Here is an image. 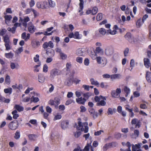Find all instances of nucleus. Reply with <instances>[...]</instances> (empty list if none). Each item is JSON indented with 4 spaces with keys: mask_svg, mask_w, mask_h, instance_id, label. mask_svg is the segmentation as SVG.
<instances>
[{
    "mask_svg": "<svg viewBox=\"0 0 151 151\" xmlns=\"http://www.w3.org/2000/svg\"><path fill=\"white\" fill-rule=\"evenodd\" d=\"M88 125L87 122H84L82 124L81 122L79 121L78 126L77 127V129L78 130H81L82 131H84L85 133H86L88 132Z\"/></svg>",
    "mask_w": 151,
    "mask_h": 151,
    "instance_id": "obj_1",
    "label": "nucleus"
},
{
    "mask_svg": "<svg viewBox=\"0 0 151 151\" xmlns=\"http://www.w3.org/2000/svg\"><path fill=\"white\" fill-rule=\"evenodd\" d=\"M96 61L97 63L100 65L102 67L105 66L107 63V60L106 58L104 57H97Z\"/></svg>",
    "mask_w": 151,
    "mask_h": 151,
    "instance_id": "obj_2",
    "label": "nucleus"
},
{
    "mask_svg": "<svg viewBox=\"0 0 151 151\" xmlns=\"http://www.w3.org/2000/svg\"><path fill=\"white\" fill-rule=\"evenodd\" d=\"M61 73V72L60 70L55 68L50 70V77L51 79L52 80L54 79L55 76L60 75Z\"/></svg>",
    "mask_w": 151,
    "mask_h": 151,
    "instance_id": "obj_3",
    "label": "nucleus"
},
{
    "mask_svg": "<svg viewBox=\"0 0 151 151\" xmlns=\"http://www.w3.org/2000/svg\"><path fill=\"white\" fill-rule=\"evenodd\" d=\"M54 47V44L51 41H49L48 42H45L42 45V47L45 49H46L48 47L50 48H52Z\"/></svg>",
    "mask_w": 151,
    "mask_h": 151,
    "instance_id": "obj_4",
    "label": "nucleus"
},
{
    "mask_svg": "<svg viewBox=\"0 0 151 151\" xmlns=\"http://www.w3.org/2000/svg\"><path fill=\"white\" fill-rule=\"evenodd\" d=\"M18 126V122H16L13 121L11 122L9 124V128L12 130L16 129Z\"/></svg>",
    "mask_w": 151,
    "mask_h": 151,
    "instance_id": "obj_5",
    "label": "nucleus"
},
{
    "mask_svg": "<svg viewBox=\"0 0 151 151\" xmlns=\"http://www.w3.org/2000/svg\"><path fill=\"white\" fill-rule=\"evenodd\" d=\"M29 26L28 28V31L30 33H33L35 32V26L31 22L29 23Z\"/></svg>",
    "mask_w": 151,
    "mask_h": 151,
    "instance_id": "obj_6",
    "label": "nucleus"
},
{
    "mask_svg": "<svg viewBox=\"0 0 151 151\" xmlns=\"http://www.w3.org/2000/svg\"><path fill=\"white\" fill-rule=\"evenodd\" d=\"M105 52L107 56H109L113 54V50L111 48L108 47L106 49Z\"/></svg>",
    "mask_w": 151,
    "mask_h": 151,
    "instance_id": "obj_7",
    "label": "nucleus"
},
{
    "mask_svg": "<svg viewBox=\"0 0 151 151\" xmlns=\"http://www.w3.org/2000/svg\"><path fill=\"white\" fill-rule=\"evenodd\" d=\"M30 34L29 33H28L26 36V33L25 32L23 33L21 35V38L23 39H24L25 41H27L29 39L30 37Z\"/></svg>",
    "mask_w": 151,
    "mask_h": 151,
    "instance_id": "obj_8",
    "label": "nucleus"
},
{
    "mask_svg": "<svg viewBox=\"0 0 151 151\" xmlns=\"http://www.w3.org/2000/svg\"><path fill=\"white\" fill-rule=\"evenodd\" d=\"M68 124L69 122L67 121H63L61 123V127L63 129H66L68 127Z\"/></svg>",
    "mask_w": 151,
    "mask_h": 151,
    "instance_id": "obj_9",
    "label": "nucleus"
},
{
    "mask_svg": "<svg viewBox=\"0 0 151 151\" xmlns=\"http://www.w3.org/2000/svg\"><path fill=\"white\" fill-rule=\"evenodd\" d=\"M76 102L78 104H84L85 102L86 101V99L81 97L76 99Z\"/></svg>",
    "mask_w": 151,
    "mask_h": 151,
    "instance_id": "obj_10",
    "label": "nucleus"
},
{
    "mask_svg": "<svg viewBox=\"0 0 151 151\" xmlns=\"http://www.w3.org/2000/svg\"><path fill=\"white\" fill-rule=\"evenodd\" d=\"M38 81L40 83H43L45 81V78L42 74H39L38 76Z\"/></svg>",
    "mask_w": 151,
    "mask_h": 151,
    "instance_id": "obj_11",
    "label": "nucleus"
},
{
    "mask_svg": "<svg viewBox=\"0 0 151 151\" xmlns=\"http://www.w3.org/2000/svg\"><path fill=\"white\" fill-rule=\"evenodd\" d=\"M84 51V50L83 49L79 48L77 50L76 54L78 56H83Z\"/></svg>",
    "mask_w": 151,
    "mask_h": 151,
    "instance_id": "obj_12",
    "label": "nucleus"
},
{
    "mask_svg": "<svg viewBox=\"0 0 151 151\" xmlns=\"http://www.w3.org/2000/svg\"><path fill=\"white\" fill-rule=\"evenodd\" d=\"M144 64L147 68H148L150 66V61L147 58H145L144 59Z\"/></svg>",
    "mask_w": 151,
    "mask_h": 151,
    "instance_id": "obj_13",
    "label": "nucleus"
},
{
    "mask_svg": "<svg viewBox=\"0 0 151 151\" xmlns=\"http://www.w3.org/2000/svg\"><path fill=\"white\" fill-rule=\"evenodd\" d=\"M46 53L49 57H53L55 54L54 50L52 49L47 50Z\"/></svg>",
    "mask_w": 151,
    "mask_h": 151,
    "instance_id": "obj_14",
    "label": "nucleus"
},
{
    "mask_svg": "<svg viewBox=\"0 0 151 151\" xmlns=\"http://www.w3.org/2000/svg\"><path fill=\"white\" fill-rule=\"evenodd\" d=\"M121 77V76L119 74H113L111 76V78L113 80L116 79H120Z\"/></svg>",
    "mask_w": 151,
    "mask_h": 151,
    "instance_id": "obj_15",
    "label": "nucleus"
},
{
    "mask_svg": "<svg viewBox=\"0 0 151 151\" xmlns=\"http://www.w3.org/2000/svg\"><path fill=\"white\" fill-rule=\"evenodd\" d=\"M3 38L4 43H10L11 42L8 35H6L3 36Z\"/></svg>",
    "mask_w": 151,
    "mask_h": 151,
    "instance_id": "obj_16",
    "label": "nucleus"
},
{
    "mask_svg": "<svg viewBox=\"0 0 151 151\" xmlns=\"http://www.w3.org/2000/svg\"><path fill=\"white\" fill-rule=\"evenodd\" d=\"M32 46L35 48H37L40 45V42L37 41L32 42Z\"/></svg>",
    "mask_w": 151,
    "mask_h": 151,
    "instance_id": "obj_17",
    "label": "nucleus"
},
{
    "mask_svg": "<svg viewBox=\"0 0 151 151\" xmlns=\"http://www.w3.org/2000/svg\"><path fill=\"white\" fill-rule=\"evenodd\" d=\"M42 9H48L49 8V6L47 2L44 1L42 2Z\"/></svg>",
    "mask_w": 151,
    "mask_h": 151,
    "instance_id": "obj_18",
    "label": "nucleus"
},
{
    "mask_svg": "<svg viewBox=\"0 0 151 151\" xmlns=\"http://www.w3.org/2000/svg\"><path fill=\"white\" fill-rule=\"evenodd\" d=\"M111 94L112 97L114 98H118L119 96V95L116 93L115 90L112 91Z\"/></svg>",
    "mask_w": 151,
    "mask_h": 151,
    "instance_id": "obj_19",
    "label": "nucleus"
},
{
    "mask_svg": "<svg viewBox=\"0 0 151 151\" xmlns=\"http://www.w3.org/2000/svg\"><path fill=\"white\" fill-rule=\"evenodd\" d=\"M10 67L12 69H14L15 68L17 69L19 68V65L17 63H11L10 64Z\"/></svg>",
    "mask_w": 151,
    "mask_h": 151,
    "instance_id": "obj_20",
    "label": "nucleus"
},
{
    "mask_svg": "<svg viewBox=\"0 0 151 151\" xmlns=\"http://www.w3.org/2000/svg\"><path fill=\"white\" fill-rule=\"evenodd\" d=\"M72 83L71 79L70 78H68L66 80L65 82V84L68 86H70Z\"/></svg>",
    "mask_w": 151,
    "mask_h": 151,
    "instance_id": "obj_21",
    "label": "nucleus"
},
{
    "mask_svg": "<svg viewBox=\"0 0 151 151\" xmlns=\"http://www.w3.org/2000/svg\"><path fill=\"white\" fill-rule=\"evenodd\" d=\"M146 78L148 82H150L151 81V73L149 72H147Z\"/></svg>",
    "mask_w": 151,
    "mask_h": 151,
    "instance_id": "obj_22",
    "label": "nucleus"
},
{
    "mask_svg": "<svg viewBox=\"0 0 151 151\" xmlns=\"http://www.w3.org/2000/svg\"><path fill=\"white\" fill-rule=\"evenodd\" d=\"M124 92L126 94L125 96L126 97H127L128 96V94L130 93V89L127 86H124Z\"/></svg>",
    "mask_w": 151,
    "mask_h": 151,
    "instance_id": "obj_23",
    "label": "nucleus"
},
{
    "mask_svg": "<svg viewBox=\"0 0 151 151\" xmlns=\"http://www.w3.org/2000/svg\"><path fill=\"white\" fill-rule=\"evenodd\" d=\"M14 108L19 112L22 111L24 110V108L19 105H16Z\"/></svg>",
    "mask_w": 151,
    "mask_h": 151,
    "instance_id": "obj_24",
    "label": "nucleus"
},
{
    "mask_svg": "<svg viewBox=\"0 0 151 151\" xmlns=\"http://www.w3.org/2000/svg\"><path fill=\"white\" fill-rule=\"evenodd\" d=\"M106 103L104 100H101L99 102H97L96 104V106H104L106 105Z\"/></svg>",
    "mask_w": 151,
    "mask_h": 151,
    "instance_id": "obj_25",
    "label": "nucleus"
},
{
    "mask_svg": "<svg viewBox=\"0 0 151 151\" xmlns=\"http://www.w3.org/2000/svg\"><path fill=\"white\" fill-rule=\"evenodd\" d=\"M117 31L115 30V29H113L112 30L109 29L107 30L106 32V33L107 34H110L111 35H114L116 33Z\"/></svg>",
    "mask_w": 151,
    "mask_h": 151,
    "instance_id": "obj_26",
    "label": "nucleus"
},
{
    "mask_svg": "<svg viewBox=\"0 0 151 151\" xmlns=\"http://www.w3.org/2000/svg\"><path fill=\"white\" fill-rule=\"evenodd\" d=\"M17 111L14 110L12 112V114L13 115V118L14 119H16L19 117V114L17 113Z\"/></svg>",
    "mask_w": 151,
    "mask_h": 151,
    "instance_id": "obj_27",
    "label": "nucleus"
},
{
    "mask_svg": "<svg viewBox=\"0 0 151 151\" xmlns=\"http://www.w3.org/2000/svg\"><path fill=\"white\" fill-rule=\"evenodd\" d=\"M90 81L91 82V84L94 85L98 86H99V83L98 82V81L95 80L94 79L91 78L90 79Z\"/></svg>",
    "mask_w": 151,
    "mask_h": 151,
    "instance_id": "obj_28",
    "label": "nucleus"
},
{
    "mask_svg": "<svg viewBox=\"0 0 151 151\" xmlns=\"http://www.w3.org/2000/svg\"><path fill=\"white\" fill-rule=\"evenodd\" d=\"M99 33L103 35H105L106 33V30L104 28H100L99 29Z\"/></svg>",
    "mask_w": 151,
    "mask_h": 151,
    "instance_id": "obj_29",
    "label": "nucleus"
},
{
    "mask_svg": "<svg viewBox=\"0 0 151 151\" xmlns=\"http://www.w3.org/2000/svg\"><path fill=\"white\" fill-rule=\"evenodd\" d=\"M5 83L9 85L10 83V76L8 75H6L5 79Z\"/></svg>",
    "mask_w": 151,
    "mask_h": 151,
    "instance_id": "obj_30",
    "label": "nucleus"
},
{
    "mask_svg": "<svg viewBox=\"0 0 151 151\" xmlns=\"http://www.w3.org/2000/svg\"><path fill=\"white\" fill-rule=\"evenodd\" d=\"M144 22L140 19H138L136 22V25L137 27H139Z\"/></svg>",
    "mask_w": 151,
    "mask_h": 151,
    "instance_id": "obj_31",
    "label": "nucleus"
},
{
    "mask_svg": "<svg viewBox=\"0 0 151 151\" xmlns=\"http://www.w3.org/2000/svg\"><path fill=\"white\" fill-rule=\"evenodd\" d=\"M4 92L6 93L11 94L12 92V89L11 88H5L4 89Z\"/></svg>",
    "mask_w": 151,
    "mask_h": 151,
    "instance_id": "obj_32",
    "label": "nucleus"
},
{
    "mask_svg": "<svg viewBox=\"0 0 151 151\" xmlns=\"http://www.w3.org/2000/svg\"><path fill=\"white\" fill-rule=\"evenodd\" d=\"M111 144L114 146H116L117 145V143L115 142H112L111 144H106L104 146L103 148L106 149L107 148H108L109 146Z\"/></svg>",
    "mask_w": 151,
    "mask_h": 151,
    "instance_id": "obj_33",
    "label": "nucleus"
},
{
    "mask_svg": "<svg viewBox=\"0 0 151 151\" xmlns=\"http://www.w3.org/2000/svg\"><path fill=\"white\" fill-rule=\"evenodd\" d=\"M5 56L7 58H12L13 57V54L11 52H10L8 53H6Z\"/></svg>",
    "mask_w": 151,
    "mask_h": 151,
    "instance_id": "obj_34",
    "label": "nucleus"
},
{
    "mask_svg": "<svg viewBox=\"0 0 151 151\" xmlns=\"http://www.w3.org/2000/svg\"><path fill=\"white\" fill-rule=\"evenodd\" d=\"M5 20V22L6 23L7 21H9L12 19V17L10 15H6L4 17Z\"/></svg>",
    "mask_w": 151,
    "mask_h": 151,
    "instance_id": "obj_35",
    "label": "nucleus"
},
{
    "mask_svg": "<svg viewBox=\"0 0 151 151\" xmlns=\"http://www.w3.org/2000/svg\"><path fill=\"white\" fill-rule=\"evenodd\" d=\"M91 93L88 92L84 93L83 95V96L84 97L83 98L86 99V100L87 99L89 98V97L91 96Z\"/></svg>",
    "mask_w": 151,
    "mask_h": 151,
    "instance_id": "obj_36",
    "label": "nucleus"
},
{
    "mask_svg": "<svg viewBox=\"0 0 151 151\" xmlns=\"http://www.w3.org/2000/svg\"><path fill=\"white\" fill-rule=\"evenodd\" d=\"M48 4L49 6L51 7H53L55 6V3L52 0H48Z\"/></svg>",
    "mask_w": 151,
    "mask_h": 151,
    "instance_id": "obj_37",
    "label": "nucleus"
},
{
    "mask_svg": "<svg viewBox=\"0 0 151 151\" xmlns=\"http://www.w3.org/2000/svg\"><path fill=\"white\" fill-rule=\"evenodd\" d=\"M20 137V133L19 131L17 130L15 133L14 138L16 139H18Z\"/></svg>",
    "mask_w": 151,
    "mask_h": 151,
    "instance_id": "obj_38",
    "label": "nucleus"
},
{
    "mask_svg": "<svg viewBox=\"0 0 151 151\" xmlns=\"http://www.w3.org/2000/svg\"><path fill=\"white\" fill-rule=\"evenodd\" d=\"M11 44V42L10 43H4V45L6 47V50H9L11 48L10 45Z\"/></svg>",
    "mask_w": 151,
    "mask_h": 151,
    "instance_id": "obj_39",
    "label": "nucleus"
},
{
    "mask_svg": "<svg viewBox=\"0 0 151 151\" xmlns=\"http://www.w3.org/2000/svg\"><path fill=\"white\" fill-rule=\"evenodd\" d=\"M29 139L31 140H34L36 138V136L35 135L30 134L28 135Z\"/></svg>",
    "mask_w": 151,
    "mask_h": 151,
    "instance_id": "obj_40",
    "label": "nucleus"
},
{
    "mask_svg": "<svg viewBox=\"0 0 151 151\" xmlns=\"http://www.w3.org/2000/svg\"><path fill=\"white\" fill-rule=\"evenodd\" d=\"M7 30L11 32L12 33L14 34L15 32L16 28L15 27H13L12 28L9 27L7 28Z\"/></svg>",
    "mask_w": 151,
    "mask_h": 151,
    "instance_id": "obj_41",
    "label": "nucleus"
},
{
    "mask_svg": "<svg viewBox=\"0 0 151 151\" xmlns=\"http://www.w3.org/2000/svg\"><path fill=\"white\" fill-rule=\"evenodd\" d=\"M96 51L97 53H99L101 52H103V49H102L100 47H96Z\"/></svg>",
    "mask_w": 151,
    "mask_h": 151,
    "instance_id": "obj_42",
    "label": "nucleus"
},
{
    "mask_svg": "<svg viewBox=\"0 0 151 151\" xmlns=\"http://www.w3.org/2000/svg\"><path fill=\"white\" fill-rule=\"evenodd\" d=\"M31 101L34 102H37L39 101V98L37 97H34V96H32L31 98Z\"/></svg>",
    "mask_w": 151,
    "mask_h": 151,
    "instance_id": "obj_43",
    "label": "nucleus"
},
{
    "mask_svg": "<svg viewBox=\"0 0 151 151\" xmlns=\"http://www.w3.org/2000/svg\"><path fill=\"white\" fill-rule=\"evenodd\" d=\"M98 8L96 7H94L93 8L92 10V14L93 15H95L98 12Z\"/></svg>",
    "mask_w": 151,
    "mask_h": 151,
    "instance_id": "obj_44",
    "label": "nucleus"
},
{
    "mask_svg": "<svg viewBox=\"0 0 151 151\" xmlns=\"http://www.w3.org/2000/svg\"><path fill=\"white\" fill-rule=\"evenodd\" d=\"M126 145L128 147V148L125 151H131L130 149L131 144L130 142H127V144H126Z\"/></svg>",
    "mask_w": 151,
    "mask_h": 151,
    "instance_id": "obj_45",
    "label": "nucleus"
},
{
    "mask_svg": "<svg viewBox=\"0 0 151 151\" xmlns=\"http://www.w3.org/2000/svg\"><path fill=\"white\" fill-rule=\"evenodd\" d=\"M83 59L82 58L78 57L76 58V61L77 63L81 64L82 63Z\"/></svg>",
    "mask_w": 151,
    "mask_h": 151,
    "instance_id": "obj_46",
    "label": "nucleus"
},
{
    "mask_svg": "<svg viewBox=\"0 0 151 151\" xmlns=\"http://www.w3.org/2000/svg\"><path fill=\"white\" fill-rule=\"evenodd\" d=\"M90 147V145L88 143L86 145L84 149L83 150H81L80 151H89Z\"/></svg>",
    "mask_w": 151,
    "mask_h": 151,
    "instance_id": "obj_47",
    "label": "nucleus"
},
{
    "mask_svg": "<svg viewBox=\"0 0 151 151\" xmlns=\"http://www.w3.org/2000/svg\"><path fill=\"white\" fill-rule=\"evenodd\" d=\"M60 55L61 59L63 60L67 58V55L63 52L62 53H61Z\"/></svg>",
    "mask_w": 151,
    "mask_h": 151,
    "instance_id": "obj_48",
    "label": "nucleus"
},
{
    "mask_svg": "<svg viewBox=\"0 0 151 151\" xmlns=\"http://www.w3.org/2000/svg\"><path fill=\"white\" fill-rule=\"evenodd\" d=\"M6 32V30L4 29H3L0 30V35L4 36V35L5 34Z\"/></svg>",
    "mask_w": 151,
    "mask_h": 151,
    "instance_id": "obj_49",
    "label": "nucleus"
},
{
    "mask_svg": "<svg viewBox=\"0 0 151 151\" xmlns=\"http://www.w3.org/2000/svg\"><path fill=\"white\" fill-rule=\"evenodd\" d=\"M62 118V116L60 114H57L53 118V120L55 121L57 120L60 119Z\"/></svg>",
    "mask_w": 151,
    "mask_h": 151,
    "instance_id": "obj_50",
    "label": "nucleus"
},
{
    "mask_svg": "<svg viewBox=\"0 0 151 151\" xmlns=\"http://www.w3.org/2000/svg\"><path fill=\"white\" fill-rule=\"evenodd\" d=\"M23 51V47H21L19 48L18 49L16 50L15 53L17 54L20 53Z\"/></svg>",
    "mask_w": 151,
    "mask_h": 151,
    "instance_id": "obj_51",
    "label": "nucleus"
},
{
    "mask_svg": "<svg viewBox=\"0 0 151 151\" xmlns=\"http://www.w3.org/2000/svg\"><path fill=\"white\" fill-rule=\"evenodd\" d=\"M83 5H79V8L78 9V12L80 13V15L81 16L83 14V13L82 11L83 9Z\"/></svg>",
    "mask_w": 151,
    "mask_h": 151,
    "instance_id": "obj_52",
    "label": "nucleus"
},
{
    "mask_svg": "<svg viewBox=\"0 0 151 151\" xmlns=\"http://www.w3.org/2000/svg\"><path fill=\"white\" fill-rule=\"evenodd\" d=\"M59 110V111H63L65 109V107L63 105H60L58 107Z\"/></svg>",
    "mask_w": 151,
    "mask_h": 151,
    "instance_id": "obj_53",
    "label": "nucleus"
},
{
    "mask_svg": "<svg viewBox=\"0 0 151 151\" xmlns=\"http://www.w3.org/2000/svg\"><path fill=\"white\" fill-rule=\"evenodd\" d=\"M74 38L76 39H79L80 38L79 37V32H75L74 34Z\"/></svg>",
    "mask_w": 151,
    "mask_h": 151,
    "instance_id": "obj_54",
    "label": "nucleus"
},
{
    "mask_svg": "<svg viewBox=\"0 0 151 151\" xmlns=\"http://www.w3.org/2000/svg\"><path fill=\"white\" fill-rule=\"evenodd\" d=\"M102 15L101 13H99L96 16V19L97 20H100L102 19Z\"/></svg>",
    "mask_w": 151,
    "mask_h": 151,
    "instance_id": "obj_55",
    "label": "nucleus"
},
{
    "mask_svg": "<svg viewBox=\"0 0 151 151\" xmlns=\"http://www.w3.org/2000/svg\"><path fill=\"white\" fill-rule=\"evenodd\" d=\"M90 56L93 60H94L96 59V60H97V57L96 56V55L95 53H93V54H91Z\"/></svg>",
    "mask_w": 151,
    "mask_h": 151,
    "instance_id": "obj_56",
    "label": "nucleus"
},
{
    "mask_svg": "<svg viewBox=\"0 0 151 151\" xmlns=\"http://www.w3.org/2000/svg\"><path fill=\"white\" fill-rule=\"evenodd\" d=\"M72 102H74V101L72 99H68L66 101L65 104L66 105H68Z\"/></svg>",
    "mask_w": 151,
    "mask_h": 151,
    "instance_id": "obj_57",
    "label": "nucleus"
},
{
    "mask_svg": "<svg viewBox=\"0 0 151 151\" xmlns=\"http://www.w3.org/2000/svg\"><path fill=\"white\" fill-rule=\"evenodd\" d=\"M102 132H104V131L102 130H100L95 132L94 134L95 136H99L101 134Z\"/></svg>",
    "mask_w": 151,
    "mask_h": 151,
    "instance_id": "obj_58",
    "label": "nucleus"
},
{
    "mask_svg": "<svg viewBox=\"0 0 151 151\" xmlns=\"http://www.w3.org/2000/svg\"><path fill=\"white\" fill-rule=\"evenodd\" d=\"M48 67L47 65L46 64H45L43 66V72L46 73L48 71Z\"/></svg>",
    "mask_w": 151,
    "mask_h": 151,
    "instance_id": "obj_59",
    "label": "nucleus"
},
{
    "mask_svg": "<svg viewBox=\"0 0 151 151\" xmlns=\"http://www.w3.org/2000/svg\"><path fill=\"white\" fill-rule=\"evenodd\" d=\"M101 99L100 96H96L94 98V100L96 102H99L100 101Z\"/></svg>",
    "mask_w": 151,
    "mask_h": 151,
    "instance_id": "obj_60",
    "label": "nucleus"
},
{
    "mask_svg": "<svg viewBox=\"0 0 151 151\" xmlns=\"http://www.w3.org/2000/svg\"><path fill=\"white\" fill-rule=\"evenodd\" d=\"M33 90V88L31 87L29 88L28 87L27 88L26 90L25 91L24 93L25 94H28V93L30 91H31Z\"/></svg>",
    "mask_w": 151,
    "mask_h": 151,
    "instance_id": "obj_61",
    "label": "nucleus"
},
{
    "mask_svg": "<svg viewBox=\"0 0 151 151\" xmlns=\"http://www.w3.org/2000/svg\"><path fill=\"white\" fill-rule=\"evenodd\" d=\"M39 56L38 55H36L35 57L34 58V60L35 62H37L39 61Z\"/></svg>",
    "mask_w": 151,
    "mask_h": 151,
    "instance_id": "obj_62",
    "label": "nucleus"
},
{
    "mask_svg": "<svg viewBox=\"0 0 151 151\" xmlns=\"http://www.w3.org/2000/svg\"><path fill=\"white\" fill-rule=\"evenodd\" d=\"M54 102H55L57 105L59 104L60 103V99L57 97H56L54 99Z\"/></svg>",
    "mask_w": 151,
    "mask_h": 151,
    "instance_id": "obj_63",
    "label": "nucleus"
},
{
    "mask_svg": "<svg viewBox=\"0 0 151 151\" xmlns=\"http://www.w3.org/2000/svg\"><path fill=\"white\" fill-rule=\"evenodd\" d=\"M46 111L47 113H51L52 109L49 106H47L46 107Z\"/></svg>",
    "mask_w": 151,
    "mask_h": 151,
    "instance_id": "obj_64",
    "label": "nucleus"
}]
</instances>
